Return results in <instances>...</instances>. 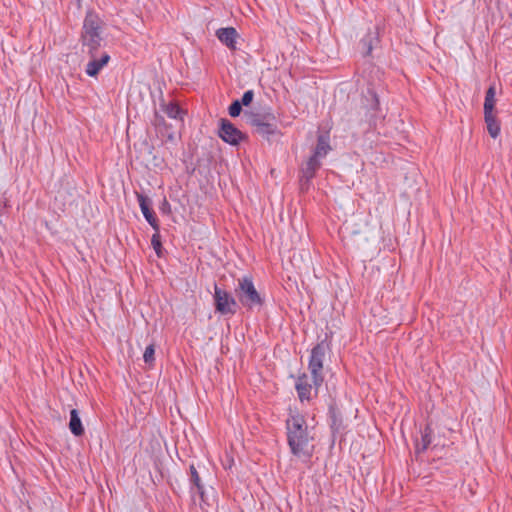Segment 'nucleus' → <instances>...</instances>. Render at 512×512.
<instances>
[{"label":"nucleus","instance_id":"obj_1","mask_svg":"<svg viewBox=\"0 0 512 512\" xmlns=\"http://www.w3.org/2000/svg\"><path fill=\"white\" fill-rule=\"evenodd\" d=\"M287 442L293 455L297 457H310L313 446L310 445L313 437L310 435L306 419L300 413H291L286 420Z\"/></svg>","mask_w":512,"mask_h":512},{"label":"nucleus","instance_id":"obj_2","mask_svg":"<svg viewBox=\"0 0 512 512\" xmlns=\"http://www.w3.org/2000/svg\"><path fill=\"white\" fill-rule=\"evenodd\" d=\"M100 34L101 20L97 15L88 13L83 22L81 43L83 51L90 57L97 56L99 53V49L103 41Z\"/></svg>","mask_w":512,"mask_h":512},{"label":"nucleus","instance_id":"obj_3","mask_svg":"<svg viewBox=\"0 0 512 512\" xmlns=\"http://www.w3.org/2000/svg\"><path fill=\"white\" fill-rule=\"evenodd\" d=\"M235 294L241 305L249 310L255 307H261L264 303V299L255 288L252 278L249 276L238 279Z\"/></svg>","mask_w":512,"mask_h":512},{"label":"nucleus","instance_id":"obj_4","mask_svg":"<svg viewBox=\"0 0 512 512\" xmlns=\"http://www.w3.org/2000/svg\"><path fill=\"white\" fill-rule=\"evenodd\" d=\"M323 382H317L310 374H299L295 381V389L301 403L310 402L318 396V390Z\"/></svg>","mask_w":512,"mask_h":512},{"label":"nucleus","instance_id":"obj_5","mask_svg":"<svg viewBox=\"0 0 512 512\" xmlns=\"http://www.w3.org/2000/svg\"><path fill=\"white\" fill-rule=\"evenodd\" d=\"M327 349L328 345L321 341L311 350L308 370L317 382H324L323 367Z\"/></svg>","mask_w":512,"mask_h":512},{"label":"nucleus","instance_id":"obj_6","mask_svg":"<svg viewBox=\"0 0 512 512\" xmlns=\"http://www.w3.org/2000/svg\"><path fill=\"white\" fill-rule=\"evenodd\" d=\"M214 305L216 312L222 315H234L237 312L238 303L235 298L226 290L216 284L214 286Z\"/></svg>","mask_w":512,"mask_h":512},{"label":"nucleus","instance_id":"obj_7","mask_svg":"<svg viewBox=\"0 0 512 512\" xmlns=\"http://www.w3.org/2000/svg\"><path fill=\"white\" fill-rule=\"evenodd\" d=\"M218 136L226 143L237 146L239 145L246 136L241 132L232 122L228 119L222 118L219 121Z\"/></svg>","mask_w":512,"mask_h":512},{"label":"nucleus","instance_id":"obj_8","mask_svg":"<svg viewBox=\"0 0 512 512\" xmlns=\"http://www.w3.org/2000/svg\"><path fill=\"white\" fill-rule=\"evenodd\" d=\"M137 200L139 203V206L141 208L142 214L146 221L151 225V227L154 229V231L159 232L160 225L159 221L154 213V211L151 209V201L148 197L144 196L143 194L137 193Z\"/></svg>","mask_w":512,"mask_h":512},{"label":"nucleus","instance_id":"obj_9","mask_svg":"<svg viewBox=\"0 0 512 512\" xmlns=\"http://www.w3.org/2000/svg\"><path fill=\"white\" fill-rule=\"evenodd\" d=\"M91 60L87 63L85 72L90 77H95L99 74L102 68L107 65L110 60V55L107 52L98 53L97 56L90 57Z\"/></svg>","mask_w":512,"mask_h":512},{"label":"nucleus","instance_id":"obj_10","mask_svg":"<svg viewBox=\"0 0 512 512\" xmlns=\"http://www.w3.org/2000/svg\"><path fill=\"white\" fill-rule=\"evenodd\" d=\"M216 36L224 45H226L230 50H236V39L238 37V33L233 27L220 28L216 31Z\"/></svg>","mask_w":512,"mask_h":512},{"label":"nucleus","instance_id":"obj_11","mask_svg":"<svg viewBox=\"0 0 512 512\" xmlns=\"http://www.w3.org/2000/svg\"><path fill=\"white\" fill-rule=\"evenodd\" d=\"M255 131L266 139H269L270 136L279 134L280 131L277 126L276 117L274 116V119H267V121L262 122L255 128Z\"/></svg>","mask_w":512,"mask_h":512},{"label":"nucleus","instance_id":"obj_12","mask_svg":"<svg viewBox=\"0 0 512 512\" xmlns=\"http://www.w3.org/2000/svg\"><path fill=\"white\" fill-rule=\"evenodd\" d=\"M320 166V160L314 156H311L306 162L305 166L301 169V181L305 180L306 182H309L312 178H314Z\"/></svg>","mask_w":512,"mask_h":512},{"label":"nucleus","instance_id":"obj_13","mask_svg":"<svg viewBox=\"0 0 512 512\" xmlns=\"http://www.w3.org/2000/svg\"><path fill=\"white\" fill-rule=\"evenodd\" d=\"M328 417L330 421V428L334 434L340 433L344 430L343 418L337 407L334 405L329 406Z\"/></svg>","mask_w":512,"mask_h":512},{"label":"nucleus","instance_id":"obj_14","mask_svg":"<svg viewBox=\"0 0 512 512\" xmlns=\"http://www.w3.org/2000/svg\"><path fill=\"white\" fill-rule=\"evenodd\" d=\"M244 117L247 124L256 128L267 119H274V114L271 112H245Z\"/></svg>","mask_w":512,"mask_h":512},{"label":"nucleus","instance_id":"obj_15","mask_svg":"<svg viewBox=\"0 0 512 512\" xmlns=\"http://www.w3.org/2000/svg\"><path fill=\"white\" fill-rule=\"evenodd\" d=\"M190 484H191V492H194V489L197 491L200 500L205 502V492L204 486L201 482V478L195 468L194 465H190Z\"/></svg>","mask_w":512,"mask_h":512},{"label":"nucleus","instance_id":"obj_16","mask_svg":"<svg viewBox=\"0 0 512 512\" xmlns=\"http://www.w3.org/2000/svg\"><path fill=\"white\" fill-rule=\"evenodd\" d=\"M331 150L329 139L324 135H319L317 138V144L312 156L316 157L320 160V158H324L328 152Z\"/></svg>","mask_w":512,"mask_h":512},{"label":"nucleus","instance_id":"obj_17","mask_svg":"<svg viewBox=\"0 0 512 512\" xmlns=\"http://www.w3.org/2000/svg\"><path fill=\"white\" fill-rule=\"evenodd\" d=\"M69 429L75 436H81L84 433V428L76 409L70 411Z\"/></svg>","mask_w":512,"mask_h":512},{"label":"nucleus","instance_id":"obj_18","mask_svg":"<svg viewBox=\"0 0 512 512\" xmlns=\"http://www.w3.org/2000/svg\"><path fill=\"white\" fill-rule=\"evenodd\" d=\"M496 105V89L495 86H490L485 94L484 100V115L495 114L494 109Z\"/></svg>","mask_w":512,"mask_h":512},{"label":"nucleus","instance_id":"obj_19","mask_svg":"<svg viewBox=\"0 0 512 512\" xmlns=\"http://www.w3.org/2000/svg\"><path fill=\"white\" fill-rule=\"evenodd\" d=\"M432 434L430 425H426L421 434V442L416 444L417 453L426 451L433 444Z\"/></svg>","mask_w":512,"mask_h":512},{"label":"nucleus","instance_id":"obj_20","mask_svg":"<svg viewBox=\"0 0 512 512\" xmlns=\"http://www.w3.org/2000/svg\"><path fill=\"white\" fill-rule=\"evenodd\" d=\"M484 119L490 136L497 138L500 134V123L496 118V114H485Z\"/></svg>","mask_w":512,"mask_h":512},{"label":"nucleus","instance_id":"obj_21","mask_svg":"<svg viewBox=\"0 0 512 512\" xmlns=\"http://www.w3.org/2000/svg\"><path fill=\"white\" fill-rule=\"evenodd\" d=\"M375 41H377V37L372 32H368L360 40V46H361L362 53L364 56L371 55Z\"/></svg>","mask_w":512,"mask_h":512},{"label":"nucleus","instance_id":"obj_22","mask_svg":"<svg viewBox=\"0 0 512 512\" xmlns=\"http://www.w3.org/2000/svg\"><path fill=\"white\" fill-rule=\"evenodd\" d=\"M164 112L172 119H182L183 110L177 103L170 102L164 106Z\"/></svg>","mask_w":512,"mask_h":512},{"label":"nucleus","instance_id":"obj_23","mask_svg":"<svg viewBox=\"0 0 512 512\" xmlns=\"http://www.w3.org/2000/svg\"><path fill=\"white\" fill-rule=\"evenodd\" d=\"M151 245L155 251V253L157 254L158 257H162L163 253V247H162V243H161V236H160V233L159 232H156L152 235V238H151Z\"/></svg>","mask_w":512,"mask_h":512},{"label":"nucleus","instance_id":"obj_24","mask_svg":"<svg viewBox=\"0 0 512 512\" xmlns=\"http://www.w3.org/2000/svg\"><path fill=\"white\" fill-rule=\"evenodd\" d=\"M144 362L150 366L153 365L155 361V346L154 344H150L146 347L143 354Z\"/></svg>","mask_w":512,"mask_h":512},{"label":"nucleus","instance_id":"obj_25","mask_svg":"<svg viewBox=\"0 0 512 512\" xmlns=\"http://www.w3.org/2000/svg\"><path fill=\"white\" fill-rule=\"evenodd\" d=\"M229 115L231 117H238L242 112V105L239 100H234L229 108H228Z\"/></svg>","mask_w":512,"mask_h":512},{"label":"nucleus","instance_id":"obj_26","mask_svg":"<svg viewBox=\"0 0 512 512\" xmlns=\"http://www.w3.org/2000/svg\"><path fill=\"white\" fill-rule=\"evenodd\" d=\"M367 94H368V96L370 97V100H371V104H370L369 109H371L373 111L378 110V108H379V99H378L377 94L373 90H370V89H368Z\"/></svg>","mask_w":512,"mask_h":512},{"label":"nucleus","instance_id":"obj_27","mask_svg":"<svg viewBox=\"0 0 512 512\" xmlns=\"http://www.w3.org/2000/svg\"><path fill=\"white\" fill-rule=\"evenodd\" d=\"M253 98H254V92L253 90H247L246 92H244L240 103L242 106H249L251 104V102L253 101Z\"/></svg>","mask_w":512,"mask_h":512},{"label":"nucleus","instance_id":"obj_28","mask_svg":"<svg viewBox=\"0 0 512 512\" xmlns=\"http://www.w3.org/2000/svg\"><path fill=\"white\" fill-rule=\"evenodd\" d=\"M163 211H165V209H170V205L168 203V201L166 199H164V202H163V205H162V208H161Z\"/></svg>","mask_w":512,"mask_h":512},{"label":"nucleus","instance_id":"obj_29","mask_svg":"<svg viewBox=\"0 0 512 512\" xmlns=\"http://www.w3.org/2000/svg\"><path fill=\"white\" fill-rule=\"evenodd\" d=\"M438 446H440V443H439V442H438V443L433 444L431 448H432L433 450H435V449H437V447H438ZM444 446H445V444H441V447H444Z\"/></svg>","mask_w":512,"mask_h":512}]
</instances>
